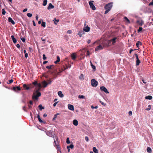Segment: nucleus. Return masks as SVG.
I'll use <instances>...</instances> for the list:
<instances>
[{
    "label": "nucleus",
    "mask_w": 153,
    "mask_h": 153,
    "mask_svg": "<svg viewBox=\"0 0 153 153\" xmlns=\"http://www.w3.org/2000/svg\"><path fill=\"white\" fill-rule=\"evenodd\" d=\"M90 30V28L88 25L83 29L84 31L86 32H89Z\"/></svg>",
    "instance_id": "15"
},
{
    "label": "nucleus",
    "mask_w": 153,
    "mask_h": 153,
    "mask_svg": "<svg viewBox=\"0 0 153 153\" xmlns=\"http://www.w3.org/2000/svg\"><path fill=\"white\" fill-rule=\"evenodd\" d=\"M36 86L39 87V88L37 90H40L42 88L41 85L40 83H37Z\"/></svg>",
    "instance_id": "30"
},
{
    "label": "nucleus",
    "mask_w": 153,
    "mask_h": 153,
    "mask_svg": "<svg viewBox=\"0 0 153 153\" xmlns=\"http://www.w3.org/2000/svg\"><path fill=\"white\" fill-rule=\"evenodd\" d=\"M16 46L18 48H20V47L19 44H17L16 45Z\"/></svg>",
    "instance_id": "56"
},
{
    "label": "nucleus",
    "mask_w": 153,
    "mask_h": 153,
    "mask_svg": "<svg viewBox=\"0 0 153 153\" xmlns=\"http://www.w3.org/2000/svg\"><path fill=\"white\" fill-rule=\"evenodd\" d=\"M87 50V48H84L80 50V51L82 52L83 51H86Z\"/></svg>",
    "instance_id": "49"
},
{
    "label": "nucleus",
    "mask_w": 153,
    "mask_h": 153,
    "mask_svg": "<svg viewBox=\"0 0 153 153\" xmlns=\"http://www.w3.org/2000/svg\"><path fill=\"white\" fill-rule=\"evenodd\" d=\"M71 56L72 58V59L74 60L75 59H76V55L75 53H72L71 55Z\"/></svg>",
    "instance_id": "14"
},
{
    "label": "nucleus",
    "mask_w": 153,
    "mask_h": 153,
    "mask_svg": "<svg viewBox=\"0 0 153 153\" xmlns=\"http://www.w3.org/2000/svg\"><path fill=\"white\" fill-rule=\"evenodd\" d=\"M134 55L136 57V59H139L138 56L137 55V53L134 54Z\"/></svg>",
    "instance_id": "52"
},
{
    "label": "nucleus",
    "mask_w": 153,
    "mask_h": 153,
    "mask_svg": "<svg viewBox=\"0 0 153 153\" xmlns=\"http://www.w3.org/2000/svg\"><path fill=\"white\" fill-rule=\"evenodd\" d=\"M112 6V3H110L106 4L104 8L106 10L105 12V14H106L108 13L111 10Z\"/></svg>",
    "instance_id": "1"
},
{
    "label": "nucleus",
    "mask_w": 153,
    "mask_h": 153,
    "mask_svg": "<svg viewBox=\"0 0 153 153\" xmlns=\"http://www.w3.org/2000/svg\"><path fill=\"white\" fill-rule=\"evenodd\" d=\"M91 67L93 69H95L96 68V67L94 65H93L91 63Z\"/></svg>",
    "instance_id": "48"
},
{
    "label": "nucleus",
    "mask_w": 153,
    "mask_h": 153,
    "mask_svg": "<svg viewBox=\"0 0 153 153\" xmlns=\"http://www.w3.org/2000/svg\"><path fill=\"white\" fill-rule=\"evenodd\" d=\"M151 105H148V108H146V109L145 110L146 111L150 110L151 109Z\"/></svg>",
    "instance_id": "38"
},
{
    "label": "nucleus",
    "mask_w": 153,
    "mask_h": 153,
    "mask_svg": "<svg viewBox=\"0 0 153 153\" xmlns=\"http://www.w3.org/2000/svg\"><path fill=\"white\" fill-rule=\"evenodd\" d=\"M100 89L101 91H103L106 93L108 94L109 93L107 89L104 86L101 87H100Z\"/></svg>",
    "instance_id": "5"
},
{
    "label": "nucleus",
    "mask_w": 153,
    "mask_h": 153,
    "mask_svg": "<svg viewBox=\"0 0 153 153\" xmlns=\"http://www.w3.org/2000/svg\"><path fill=\"white\" fill-rule=\"evenodd\" d=\"M124 19L125 20V22L126 23L128 24H130V20L128 19L127 17L125 16L124 17Z\"/></svg>",
    "instance_id": "16"
},
{
    "label": "nucleus",
    "mask_w": 153,
    "mask_h": 153,
    "mask_svg": "<svg viewBox=\"0 0 153 153\" xmlns=\"http://www.w3.org/2000/svg\"><path fill=\"white\" fill-rule=\"evenodd\" d=\"M73 123L74 125L77 126L78 125V121L76 120H74L73 121Z\"/></svg>",
    "instance_id": "17"
},
{
    "label": "nucleus",
    "mask_w": 153,
    "mask_h": 153,
    "mask_svg": "<svg viewBox=\"0 0 153 153\" xmlns=\"http://www.w3.org/2000/svg\"><path fill=\"white\" fill-rule=\"evenodd\" d=\"M142 45V43L140 41H138L136 43V46L137 48H139V45Z\"/></svg>",
    "instance_id": "26"
},
{
    "label": "nucleus",
    "mask_w": 153,
    "mask_h": 153,
    "mask_svg": "<svg viewBox=\"0 0 153 153\" xmlns=\"http://www.w3.org/2000/svg\"><path fill=\"white\" fill-rule=\"evenodd\" d=\"M27 8H25L22 11L23 12H25L27 11Z\"/></svg>",
    "instance_id": "60"
},
{
    "label": "nucleus",
    "mask_w": 153,
    "mask_h": 153,
    "mask_svg": "<svg viewBox=\"0 0 153 153\" xmlns=\"http://www.w3.org/2000/svg\"><path fill=\"white\" fill-rule=\"evenodd\" d=\"M29 87H30V88H33V84H30L29 86Z\"/></svg>",
    "instance_id": "57"
},
{
    "label": "nucleus",
    "mask_w": 153,
    "mask_h": 153,
    "mask_svg": "<svg viewBox=\"0 0 153 153\" xmlns=\"http://www.w3.org/2000/svg\"><path fill=\"white\" fill-rule=\"evenodd\" d=\"M59 114V113H57L55 115H54V117L53 118V120H55L56 118H57V115H58Z\"/></svg>",
    "instance_id": "39"
},
{
    "label": "nucleus",
    "mask_w": 153,
    "mask_h": 153,
    "mask_svg": "<svg viewBox=\"0 0 153 153\" xmlns=\"http://www.w3.org/2000/svg\"><path fill=\"white\" fill-rule=\"evenodd\" d=\"M32 22H33V26H36V24H35V21L34 20H33Z\"/></svg>",
    "instance_id": "61"
},
{
    "label": "nucleus",
    "mask_w": 153,
    "mask_h": 153,
    "mask_svg": "<svg viewBox=\"0 0 153 153\" xmlns=\"http://www.w3.org/2000/svg\"><path fill=\"white\" fill-rule=\"evenodd\" d=\"M93 2L94 1H91L89 2V4L90 8L93 10H96V7L93 3Z\"/></svg>",
    "instance_id": "4"
},
{
    "label": "nucleus",
    "mask_w": 153,
    "mask_h": 153,
    "mask_svg": "<svg viewBox=\"0 0 153 153\" xmlns=\"http://www.w3.org/2000/svg\"><path fill=\"white\" fill-rule=\"evenodd\" d=\"M39 121L41 123H43V121L41 119V118L38 119Z\"/></svg>",
    "instance_id": "59"
},
{
    "label": "nucleus",
    "mask_w": 153,
    "mask_h": 153,
    "mask_svg": "<svg viewBox=\"0 0 153 153\" xmlns=\"http://www.w3.org/2000/svg\"><path fill=\"white\" fill-rule=\"evenodd\" d=\"M42 83L43 85V87L44 88L46 87L47 86V85H48V82H46L45 80L42 82Z\"/></svg>",
    "instance_id": "8"
},
{
    "label": "nucleus",
    "mask_w": 153,
    "mask_h": 153,
    "mask_svg": "<svg viewBox=\"0 0 153 153\" xmlns=\"http://www.w3.org/2000/svg\"><path fill=\"white\" fill-rule=\"evenodd\" d=\"M37 83H38L36 81H35V82H33L32 84L36 86V85H37Z\"/></svg>",
    "instance_id": "40"
},
{
    "label": "nucleus",
    "mask_w": 153,
    "mask_h": 153,
    "mask_svg": "<svg viewBox=\"0 0 153 153\" xmlns=\"http://www.w3.org/2000/svg\"><path fill=\"white\" fill-rule=\"evenodd\" d=\"M8 21L9 22H11L13 25L15 24V22H14V21L10 17L8 18Z\"/></svg>",
    "instance_id": "11"
},
{
    "label": "nucleus",
    "mask_w": 153,
    "mask_h": 153,
    "mask_svg": "<svg viewBox=\"0 0 153 153\" xmlns=\"http://www.w3.org/2000/svg\"><path fill=\"white\" fill-rule=\"evenodd\" d=\"M54 24L56 25L57 24L56 23V22H59V20L58 19H56V18L54 19Z\"/></svg>",
    "instance_id": "36"
},
{
    "label": "nucleus",
    "mask_w": 153,
    "mask_h": 153,
    "mask_svg": "<svg viewBox=\"0 0 153 153\" xmlns=\"http://www.w3.org/2000/svg\"><path fill=\"white\" fill-rule=\"evenodd\" d=\"M47 0H44L42 4L43 6H45L47 4Z\"/></svg>",
    "instance_id": "32"
},
{
    "label": "nucleus",
    "mask_w": 153,
    "mask_h": 153,
    "mask_svg": "<svg viewBox=\"0 0 153 153\" xmlns=\"http://www.w3.org/2000/svg\"><path fill=\"white\" fill-rule=\"evenodd\" d=\"M48 61H45L43 62V64L44 65H45V64H46V63H48Z\"/></svg>",
    "instance_id": "64"
},
{
    "label": "nucleus",
    "mask_w": 153,
    "mask_h": 153,
    "mask_svg": "<svg viewBox=\"0 0 153 153\" xmlns=\"http://www.w3.org/2000/svg\"><path fill=\"white\" fill-rule=\"evenodd\" d=\"M27 16L29 17H31L32 16V14L30 13H28L27 14Z\"/></svg>",
    "instance_id": "42"
},
{
    "label": "nucleus",
    "mask_w": 153,
    "mask_h": 153,
    "mask_svg": "<svg viewBox=\"0 0 153 153\" xmlns=\"http://www.w3.org/2000/svg\"><path fill=\"white\" fill-rule=\"evenodd\" d=\"M92 86L93 87H96L98 84V82L95 79H92L91 82Z\"/></svg>",
    "instance_id": "3"
},
{
    "label": "nucleus",
    "mask_w": 153,
    "mask_h": 153,
    "mask_svg": "<svg viewBox=\"0 0 153 153\" xmlns=\"http://www.w3.org/2000/svg\"><path fill=\"white\" fill-rule=\"evenodd\" d=\"M140 61L139 59H137L136 60V65H139L140 64Z\"/></svg>",
    "instance_id": "28"
},
{
    "label": "nucleus",
    "mask_w": 153,
    "mask_h": 153,
    "mask_svg": "<svg viewBox=\"0 0 153 153\" xmlns=\"http://www.w3.org/2000/svg\"><path fill=\"white\" fill-rule=\"evenodd\" d=\"M137 22L140 26H142V25L144 24L143 21L142 20H137Z\"/></svg>",
    "instance_id": "9"
},
{
    "label": "nucleus",
    "mask_w": 153,
    "mask_h": 153,
    "mask_svg": "<svg viewBox=\"0 0 153 153\" xmlns=\"http://www.w3.org/2000/svg\"><path fill=\"white\" fill-rule=\"evenodd\" d=\"M102 45L103 46V48L106 47L107 46L108 44L105 41H103L101 43Z\"/></svg>",
    "instance_id": "13"
},
{
    "label": "nucleus",
    "mask_w": 153,
    "mask_h": 153,
    "mask_svg": "<svg viewBox=\"0 0 153 153\" xmlns=\"http://www.w3.org/2000/svg\"><path fill=\"white\" fill-rule=\"evenodd\" d=\"M21 40H22V42H25V38H22L21 39Z\"/></svg>",
    "instance_id": "53"
},
{
    "label": "nucleus",
    "mask_w": 153,
    "mask_h": 153,
    "mask_svg": "<svg viewBox=\"0 0 153 153\" xmlns=\"http://www.w3.org/2000/svg\"><path fill=\"white\" fill-rule=\"evenodd\" d=\"M38 107L39 109V110L41 111L42 110V109H44V107L42 106V105H39Z\"/></svg>",
    "instance_id": "29"
},
{
    "label": "nucleus",
    "mask_w": 153,
    "mask_h": 153,
    "mask_svg": "<svg viewBox=\"0 0 153 153\" xmlns=\"http://www.w3.org/2000/svg\"><path fill=\"white\" fill-rule=\"evenodd\" d=\"M2 14L3 15H4L6 13V11H5L4 9H2Z\"/></svg>",
    "instance_id": "43"
},
{
    "label": "nucleus",
    "mask_w": 153,
    "mask_h": 153,
    "mask_svg": "<svg viewBox=\"0 0 153 153\" xmlns=\"http://www.w3.org/2000/svg\"><path fill=\"white\" fill-rule=\"evenodd\" d=\"M58 102H55L53 105V106H54V107H55L56 106V105L58 103Z\"/></svg>",
    "instance_id": "58"
},
{
    "label": "nucleus",
    "mask_w": 153,
    "mask_h": 153,
    "mask_svg": "<svg viewBox=\"0 0 153 153\" xmlns=\"http://www.w3.org/2000/svg\"><path fill=\"white\" fill-rule=\"evenodd\" d=\"M28 53H25V57L26 58H27V57H28Z\"/></svg>",
    "instance_id": "63"
},
{
    "label": "nucleus",
    "mask_w": 153,
    "mask_h": 153,
    "mask_svg": "<svg viewBox=\"0 0 153 153\" xmlns=\"http://www.w3.org/2000/svg\"><path fill=\"white\" fill-rule=\"evenodd\" d=\"M68 108L69 109L72 110H74V106L72 105L68 104Z\"/></svg>",
    "instance_id": "10"
},
{
    "label": "nucleus",
    "mask_w": 153,
    "mask_h": 153,
    "mask_svg": "<svg viewBox=\"0 0 153 153\" xmlns=\"http://www.w3.org/2000/svg\"><path fill=\"white\" fill-rule=\"evenodd\" d=\"M143 30V28L142 27H139V29L137 31L138 32H140L141 31Z\"/></svg>",
    "instance_id": "46"
},
{
    "label": "nucleus",
    "mask_w": 153,
    "mask_h": 153,
    "mask_svg": "<svg viewBox=\"0 0 153 153\" xmlns=\"http://www.w3.org/2000/svg\"><path fill=\"white\" fill-rule=\"evenodd\" d=\"M39 90H37L35 92L33 93L32 97L33 99H35L36 100L38 99V97L41 95V93L39 92Z\"/></svg>",
    "instance_id": "2"
},
{
    "label": "nucleus",
    "mask_w": 153,
    "mask_h": 153,
    "mask_svg": "<svg viewBox=\"0 0 153 153\" xmlns=\"http://www.w3.org/2000/svg\"><path fill=\"white\" fill-rule=\"evenodd\" d=\"M53 66V65H50L47 66H46V68L48 69L49 70L52 68V67Z\"/></svg>",
    "instance_id": "31"
},
{
    "label": "nucleus",
    "mask_w": 153,
    "mask_h": 153,
    "mask_svg": "<svg viewBox=\"0 0 153 153\" xmlns=\"http://www.w3.org/2000/svg\"><path fill=\"white\" fill-rule=\"evenodd\" d=\"M66 143L67 144H69L70 143V142L69 140V138L68 137L67 138Z\"/></svg>",
    "instance_id": "44"
},
{
    "label": "nucleus",
    "mask_w": 153,
    "mask_h": 153,
    "mask_svg": "<svg viewBox=\"0 0 153 153\" xmlns=\"http://www.w3.org/2000/svg\"><path fill=\"white\" fill-rule=\"evenodd\" d=\"M117 39L116 37H115L111 40V41L112 42V43H114L116 42L115 40Z\"/></svg>",
    "instance_id": "34"
},
{
    "label": "nucleus",
    "mask_w": 153,
    "mask_h": 153,
    "mask_svg": "<svg viewBox=\"0 0 153 153\" xmlns=\"http://www.w3.org/2000/svg\"><path fill=\"white\" fill-rule=\"evenodd\" d=\"M13 89L15 91H16V89H17L18 91H20L21 90V88L19 86L14 87H13Z\"/></svg>",
    "instance_id": "21"
},
{
    "label": "nucleus",
    "mask_w": 153,
    "mask_h": 153,
    "mask_svg": "<svg viewBox=\"0 0 153 153\" xmlns=\"http://www.w3.org/2000/svg\"><path fill=\"white\" fill-rule=\"evenodd\" d=\"M71 67V65H69V66L66 65L65 66H64L63 67V68H62V71H64L66 69H68V68H70Z\"/></svg>",
    "instance_id": "12"
},
{
    "label": "nucleus",
    "mask_w": 153,
    "mask_h": 153,
    "mask_svg": "<svg viewBox=\"0 0 153 153\" xmlns=\"http://www.w3.org/2000/svg\"><path fill=\"white\" fill-rule=\"evenodd\" d=\"M147 152L149 153H151L152 152V150L149 147H148L147 149Z\"/></svg>",
    "instance_id": "27"
},
{
    "label": "nucleus",
    "mask_w": 153,
    "mask_h": 153,
    "mask_svg": "<svg viewBox=\"0 0 153 153\" xmlns=\"http://www.w3.org/2000/svg\"><path fill=\"white\" fill-rule=\"evenodd\" d=\"M103 48H104L101 44L99 45L96 48L95 51L101 50Z\"/></svg>",
    "instance_id": "6"
},
{
    "label": "nucleus",
    "mask_w": 153,
    "mask_h": 153,
    "mask_svg": "<svg viewBox=\"0 0 153 153\" xmlns=\"http://www.w3.org/2000/svg\"><path fill=\"white\" fill-rule=\"evenodd\" d=\"M57 60L56 61L54 62L55 64H57L60 61V58L59 56H57Z\"/></svg>",
    "instance_id": "24"
},
{
    "label": "nucleus",
    "mask_w": 153,
    "mask_h": 153,
    "mask_svg": "<svg viewBox=\"0 0 153 153\" xmlns=\"http://www.w3.org/2000/svg\"><path fill=\"white\" fill-rule=\"evenodd\" d=\"M93 150L94 153H98V150L96 149V147H93Z\"/></svg>",
    "instance_id": "25"
},
{
    "label": "nucleus",
    "mask_w": 153,
    "mask_h": 153,
    "mask_svg": "<svg viewBox=\"0 0 153 153\" xmlns=\"http://www.w3.org/2000/svg\"><path fill=\"white\" fill-rule=\"evenodd\" d=\"M11 38L13 40V42L14 43H16L17 42V41L16 39L14 38V36L13 35L11 36Z\"/></svg>",
    "instance_id": "18"
},
{
    "label": "nucleus",
    "mask_w": 153,
    "mask_h": 153,
    "mask_svg": "<svg viewBox=\"0 0 153 153\" xmlns=\"http://www.w3.org/2000/svg\"><path fill=\"white\" fill-rule=\"evenodd\" d=\"M99 102H100V103L102 105H106V104L104 103V102H102V101H101L100 100L99 101Z\"/></svg>",
    "instance_id": "51"
},
{
    "label": "nucleus",
    "mask_w": 153,
    "mask_h": 153,
    "mask_svg": "<svg viewBox=\"0 0 153 153\" xmlns=\"http://www.w3.org/2000/svg\"><path fill=\"white\" fill-rule=\"evenodd\" d=\"M47 59V57L46 56L45 54H43V60H46Z\"/></svg>",
    "instance_id": "45"
},
{
    "label": "nucleus",
    "mask_w": 153,
    "mask_h": 153,
    "mask_svg": "<svg viewBox=\"0 0 153 153\" xmlns=\"http://www.w3.org/2000/svg\"><path fill=\"white\" fill-rule=\"evenodd\" d=\"M84 33L83 31H79L78 33V34L79 35V36L81 37L82 35L84 34Z\"/></svg>",
    "instance_id": "22"
},
{
    "label": "nucleus",
    "mask_w": 153,
    "mask_h": 153,
    "mask_svg": "<svg viewBox=\"0 0 153 153\" xmlns=\"http://www.w3.org/2000/svg\"><path fill=\"white\" fill-rule=\"evenodd\" d=\"M9 83H8V84H10L13 82V79H11L10 80H9Z\"/></svg>",
    "instance_id": "47"
},
{
    "label": "nucleus",
    "mask_w": 153,
    "mask_h": 153,
    "mask_svg": "<svg viewBox=\"0 0 153 153\" xmlns=\"http://www.w3.org/2000/svg\"><path fill=\"white\" fill-rule=\"evenodd\" d=\"M41 25L43 27H45L46 26V23L44 22H42Z\"/></svg>",
    "instance_id": "33"
},
{
    "label": "nucleus",
    "mask_w": 153,
    "mask_h": 153,
    "mask_svg": "<svg viewBox=\"0 0 153 153\" xmlns=\"http://www.w3.org/2000/svg\"><path fill=\"white\" fill-rule=\"evenodd\" d=\"M128 115L129 116H131L132 115V112L131 111H130L128 112Z\"/></svg>",
    "instance_id": "55"
},
{
    "label": "nucleus",
    "mask_w": 153,
    "mask_h": 153,
    "mask_svg": "<svg viewBox=\"0 0 153 153\" xmlns=\"http://www.w3.org/2000/svg\"><path fill=\"white\" fill-rule=\"evenodd\" d=\"M54 8V6L52 5V4L50 3L48 6V9L49 10L51 9H53Z\"/></svg>",
    "instance_id": "19"
},
{
    "label": "nucleus",
    "mask_w": 153,
    "mask_h": 153,
    "mask_svg": "<svg viewBox=\"0 0 153 153\" xmlns=\"http://www.w3.org/2000/svg\"><path fill=\"white\" fill-rule=\"evenodd\" d=\"M145 99H147V100H151L152 99V97L151 96L149 95V96L145 97Z\"/></svg>",
    "instance_id": "23"
},
{
    "label": "nucleus",
    "mask_w": 153,
    "mask_h": 153,
    "mask_svg": "<svg viewBox=\"0 0 153 153\" xmlns=\"http://www.w3.org/2000/svg\"><path fill=\"white\" fill-rule=\"evenodd\" d=\"M78 98L79 99H85V97L83 95H79L78 96Z\"/></svg>",
    "instance_id": "35"
},
{
    "label": "nucleus",
    "mask_w": 153,
    "mask_h": 153,
    "mask_svg": "<svg viewBox=\"0 0 153 153\" xmlns=\"http://www.w3.org/2000/svg\"><path fill=\"white\" fill-rule=\"evenodd\" d=\"M23 87L24 89L28 90L30 89V87L29 86L27 85L26 84H24L23 85Z\"/></svg>",
    "instance_id": "7"
},
{
    "label": "nucleus",
    "mask_w": 153,
    "mask_h": 153,
    "mask_svg": "<svg viewBox=\"0 0 153 153\" xmlns=\"http://www.w3.org/2000/svg\"><path fill=\"white\" fill-rule=\"evenodd\" d=\"M54 140V142L55 145L56 146H57L58 144V142H56V141H55L54 139H53Z\"/></svg>",
    "instance_id": "50"
},
{
    "label": "nucleus",
    "mask_w": 153,
    "mask_h": 153,
    "mask_svg": "<svg viewBox=\"0 0 153 153\" xmlns=\"http://www.w3.org/2000/svg\"><path fill=\"white\" fill-rule=\"evenodd\" d=\"M58 94L60 97H64L63 94H62V91H59L58 93Z\"/></svg>",
    "instance_id": "20"
},
{
    "label": "nucleus",
    "mask_w": 153,
    "mask_h": 153,
    "mask_svg": "<svg viewBox=\"0 0 153 153\" xmlns=\"http://www.w3.org/2000/svg\"><path fill=\"white\" fill-rule=\"evenodd\" d=\"M79 78L82 80L84 79V75L83 74H82L80 76Z\"/></svg>",
    "instance_id": "37"
},
{
    "label": "nucleus",
    "mask_w": 153,
    "mask_h": 153,
    "mask_svg": "<svg viewBox=\"0 0 153 153\" xmlns=\"http://www.w3.org/2000/svg\"><path fill=\"white\" fill-rule=\"evenodd\" d=\"M85 139L86 141H88L89 140L88 138V137L86 136L85 137Z\"/></svg>",
    "instance_id": "54"
},
{
    "label": "nucleus",
    "mask_w": 153,
    "mask_h": 153,
    "mask_svg": "<svg viewBox=\"0 0 153 153\" xmlns=\"http://www.w3.org/2000/svg\"><path fill=\"white\" fill-rule=\"evenodd\" d=\"M71 33V31L70 30H68L67 31V33L70 34Z\"/></svg>",
    "instance_id": "62"
},
{
    "label": "nucleus",
    "mask_w": 153,
    "mask_h": 153,
    "mask_svg": "<svg viewBox=\"0 0 153 153\" xmlns=\"http://www.w3.org/2000/svg\"><path fill=\"white\" fill-rule=\"evenodd\" d=\"M68 147H69V148H71V149H72L74 147V145L72 144H71L69 146H68Z\"/></svg>",
    "instance_id": "41"
}]
</instances>
